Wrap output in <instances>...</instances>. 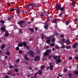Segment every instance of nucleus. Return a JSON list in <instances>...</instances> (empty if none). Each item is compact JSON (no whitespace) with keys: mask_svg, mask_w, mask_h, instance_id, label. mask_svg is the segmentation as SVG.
<instances>
[{"mask_svg":"<svg viewBox=\"0 0 78 78\" xmlns=\"http://www.w3.org/2000/svg\"><path fill=\"white\" fill-rule=\"evenodd\" d=\"M71 48V47L70 46H67L66 47V49H69Z\"/></svg>","mask_w":78,"mask_h":78,"instance_id":"40","label":"nucleus"},{"mask_svg":"<svg viewBox=\"0 0 78 78\" xmlns=\"http://www.w3.org/2000/svg\"><path fill=\"white\" fill-rule=\"evenodd\" d=\"M64 36V34H61L60 36V37H61L62 38H63Z\"/></svg>","mask_w":78,"mask_h":78,"instance_id":"34","label":"nucleus"},{"mask_svg":"<svg viewBox=\"0 0 78 78\" xmlns=\"http://www.w3.org/2000/svg\"><path fill=\"white\" fill-rule=\"evenodd\" d=\"M44 68H45V66L42 65L41 66V70H42V69H44Z\"/></svg>","mask_w":78,"mask_h":78,"instance_id":"26","label":"nucleus"},{"mask_svg":"<svg viewBox=\"0 0 78 78\" xmlns=\"http://www.w3.org/2000/svg\"><path fill=\"white\" fill-rule=\"evenodd\" d=\"M58 76H60V77H62V75H60V74L59 73H58Z\"/></svg>","mask_w":78,"mask_h":78,"instance_id":"57","label":"nucleus"},{"mask_svg":"<svg viewBox=\"0 0 78 78\" xmlns=\"http://www.w3.org/2000/svg\"><path fill=\"white\" fill-rule=\"evenodd\" d=\"M22 13H24L25 12V11H24V10H23L22 11H21Z\"/></svg>","mask_w":78,"mask_h":78,"instance_id":"64","label":"nucleus"},{"mask_svg":"<svg viewBox=\"0 0 78 78\" xmlns=\"http://www.w3.org/2000/svg\"><path fill=\"white\" fill-rule=\"evenodd\" d=\"M53 58L54 59H56V60L58 59V58H60V57L59 58L58 56H53Z\"/></svg>","mask_w":78,"mask_h":78,"instance_id":"14","label":"nucleus"},{"mask_svg":"<svg viewBox=\"0 0 78 78\" xmlns=\"http://www.w3.org/2000/svg\"><path fill=\"white\" fill-rule=\"evenodd\" d=\"M48 12H45V16H47L48 15Z\"/></svg>","mask_w":78,"mask_h":78,"instance_id":"41","label":"nucleus"},{"mask_svg":"<svg viewBox=\"0 0 78 78\" xmlns=\"http://www.w3.org/2000/svg\"><path fill=\"white\" fill-rule=\"evenodd\" d=\"M62 60L59 58H58L55 60V62H56V64H59V63H61V62H62Z\"/></svg>","mask_w":78,"mask_h":78,"instance_id":"4","label":"nucleus"},{"mask_svg":"<svg viewBox=\"0 0 78 78\" xmlns=\"http://www.w3.org/2000/svg\"><path fill=\"white\" fill-rule=\"evenodd\" d=\"M59 43H60V44H61L62 45H63L62 44H63V45H64V43L62 42L61 41H60Z\"/></svg>","mask_w":78,"mask_h":78,"instance_id":"53","label":"nucleus"},{"mask_svg":"<svg viewBox=\"0 0 78 78\" xmlns=\"http://www.w3.org/2000/svg\"><path fill=\"white\" fill-rule=\"evenodd\" d=\"M15 71L16 72H17L18 71H19V69H15Z\"/></svg>","mask_w":78,"mask_h":78,"instance_id":"45","label":"nucleus"},{"mask_svg":"<svg viewBox=\"0 0 78 78\" xmlns=\"http://www.w3.org/2000/svg\"><path fill=\"white\" fill-rule=\"evenodd\" d=\"M63 71L64 72H67V69H65L63 70Z\"/></svg>","mask_w":78,"mask_h":78,"instance_id":"43","label":"nucleus"},{"mask_svg":"<svg viewBox=\"0 0 78 78\" xmlns=\"http://www.w3.org/2000/svg\"><path fill=\"white\" fill-rule=\"evenodd\" d=\"M16 62H20V59H18L16 60Z\"/></svg>","mask_w":78,"mask_h":78,"instance_id":"46","label":"nucleus"},{"mask_svg":"<svg viewBox=\"0 0 78 78\" xmlns=\"http://www.w3.org/2000/svg\"><path fill=\"white\" fill-rule=\"evenodd\" d=\"M5 48V45H2L1 47V49H3L4 48Z\"/></svg>","mask_w":78,"mask_h":78,"instance_id":"25","label":"nucleus"},{"mask_svg":"<svg viewBox=\"0 0 78 78\" xmlns=\"http://www.w3.org/2000/svg\"><path fill=\"white\" fill-rule=\"evenodd\" d=\"M42 71L41 70H39L38 72V74L39 75H41L42 74Z\"/></svg>","mask_w":78,"mask_h":78,"instance_id":"28","label":"nucleus"},{"mask_svg":"<svg viewBox=\"0 0 78 78\" xmlns=\"http://www.w3.org/2000/svg\"><path fill=\"white\" fill-rule=\"evenodd\" d=\"M65 43L67 45H69V44L70 43V41L68 39H67L66 41H65Z\"/></svg>","mask_w":78,"mask_h":78,"instance_id":"11","label":"nucleus"},{"mask_svg":"<svg viewBox=\"0 0 78 78\" xmlns=\"http://www.w3.org/2000/svg\"><path fill=\"white\" fill-rule=\"evenodd\" d=\"M54 66L53 65H51L49 67V68L50 69V70H53V68Z\"/></svg>","mask_w":78,"mask_h":78,"instance_id":"24","label":"nucleus"},{"mask_svg":"<svg viewBox=\"0 0 78 78\" xmlns=\"http://www.w3.org/2000/svg\"><path fill=\"white\" fill-rule=\"evenodd\" d=\"M65 23L66 25H68L70 23V22L69 21H66Z\"/></svg>","mask_w":78,"mask_h":78,"instance_id":"38","label":"nucleus"},{"mask_svg":"<svg viewBox=\"0 0 78 78\" xmlns=\"http://www.w3.org/2000/svg\"><path fill=\"white\" fill-rule=\"evenodd\" d=\"M22 46H23V44L21 43H19L18 44V47H22Z\"/></svg>","mask_w":78,"mask_h":78,"instance_id":"22","label":"nucleus"},{"mask_svg":"<svg viewBox=\"0 0 78 78\" xmlns=\"http://www.w3.org/2000/svg\"><path fill=\"white\" fill-rule=\"evenodd\" d=\"M66 47V46L64 45V44H62L61 48H64Z\"/></svg>","mask_w":78,"mask_h":78,"instance_id":"37","label":"nucleus"},{"mask_svg":"<svg viewBox=\"0 0 78 78\" xmlns=\"http://www.w3.org/2000/svg\"><path fill=\"white\" fill-rule=\"evenodd\" d=\"M34 3H30V4L29 5V6H33V5H34Z\"/></svg>","mask_w":78,"mask_h":78,"instance_id":"47","label":"nucleus"},{"mask_svg":"<svg viewBox=\"0 0 78 78\" xmlns=\"http://www.w3.org/2000/svg\"><path fill=\"white\" fill-rule=\"evenodd\" d=\"M5 27H2L1 28V30L2 31H4V32H5L7 30H6L5 29Z\"/></svg>","mask_w":78,"mask_h":78,"instance_id":"10","label":"nucleus"},{"mask_svg":"<svg viewBox=\"0 0 78 78\" xmlns=\"http://www.w3.org/2000/svg\"><path fill=\"white\" fill-rule=\"evenodd\" d=\"M24 58L26 60V61H29V60H30L29 58H28V57H27V55H24Z\"/></svg>","mask_w":78,"mask_h":78,"instance_id":"9","label":"nucleus"},{"mask_svg":"<svg viewBox=\"0 0 78 78\" xmlns=\"http://www.w3.org/2000/svg\"><path fill=\"white\" fill-rule=\"evenodd\" d=\"M30 6L29 5H27L26 6V7L28 9H30V8H29Z\"/></svg>","mask_w":78,"mask_h":78,"instance_id":"36","label":"nucleus"},{"mask_svg":"<svg viewBox=\"0 0 78 78\" xmlns=\"http://www.w3.org/2000/svg\"><path fill=\"white\" fill-rule=\"evenodd\" d=\"M54 37H55V35H53L49 37V39H54L55 38Z\"/></svg>","mask_w":78,"mask_h":78,"instance_id":"16","label":"nucleus"},{"mask_svg":"<svg viewBox=\"0 0 78 78\" xmlns=\"http://www.w3.org/2000/svg\"><path fill=\"white\" fill-rule=\"evenodd\" d=\"M15 9H12L10 10V12H12V11H15Z\"/></svg>","mask_w":78,"mask_h":78,"instance_id":"33","label":"nucleus"},{"mask_svg":"<svg viewBox=\"0 0 78 78\" xmlns=\"http://www.w3.org/2000/svg\"><path fill=\"white\" fill-rule=\"evenodd\" d=\"M61 6L59 4H56V10L57 11H59Z\"/></svg>","mask_w":78,"mask_h":78,"instance_id":"3","label":"nucleus"},{"mask_svg":"<svg viewBox=\"0 0 78 78\" xmlns=\"http://www.w3.org/2000/svg\"><path fill=\"white\" fill-rule=\"evenodd\" d=\"M7 74L8 75H10V76H11V72L9 71L7 72Z\"/></svg>","mask_w":78,"mask_h":78,"instance_id":"30","label":"nucleus"},{"mask_svg":"<svg viewBox=\"0 0 78 78\" xmlns=\"http://www.w3.org/2000/svg\"><path fill=\"white\" fill-rule=\"evenodd\" d=\"M40 60V57L38 56H36L34 58V61H38Z\"/></svg>","mask_w":78,"mask_h":78,"instance_id":"6","label":"nucleus"},{"mask_svg":"<svg viewBox=\"0 0 78 78\" xmlns=\"http://www.w3.org/2000/svg\"><path fill=\"white\" fill-rule=\"evenodd\" d=\"M60 10L61 11H65V10H66V9L64 8L63 7H61L60 9Z\"/></svg>","mask_w":78,"mask_h":78,"instance_id":"12","label":"nucleus"},{"mask_svg":"<svg viewBox=\"0 0 78 78\" xmlns=\"http://www.w3.org/2000/svg\"><path fill=\"white\" fill-rule=\"evenodd\" d=\"M57 19L56 18H55L53 20V22L54 23H56L57 22Z\"/></svg>","mask_w":78,"mask_h":78,"instance_id":"23","label":"nucleus"},{"mask_svg":"<svg viewBox=\"0 0 78 78\" xmlns=\"http://www.w3.org/2000/svg\"><path fill=\"white\" fill-rule=\"evenodd\" d=\"M72 59V57H69V60H71V59Z\"/></svg>","mask_w":78,"mask_h":78,"instance_id":"58","label":"nucleus"},{"mask_svg":"<svg viewBox=\"0 0 78 78\" xmlns=\"http://www.w3.org/2000/svg\"><path fill=\"white\" fill-rule=\"evenodd\" d=\"M75 74L76 75H78V72L77 71H75L74 72Z\"/></svg>","mask_w":78,"mask_h":78,"instance_id":"39","label":"nucleus"},{"mask_svg":"<svg viewBox=\"0 0 78 78\" xmlns=\"http://www.w3.org/2000/svg\"><path fill=\"white\" fill-rule=\"evenodd\" d=\"M6 52H5V54L6 55H8V56H9V55L11 54V53L10 52H8V50H7L6 51Z\"/></svg>","mask_w":78,"mask_h":78,"instance_id":"15","label":"nucleus"},{"mask_svg":"<svg viewBox=\"0 0 78 78\" xmlns=\"http://www.w3.org/2000/svg\"><path fill=\"white\" fill-rule=\"evenodd\" d=\"M19 53L20 54H22V50L19 51Z\"/></svg>","mask_w":78,"mask_h":78,"instance_id":"49","label":"nucleus"},{"mask_svg":"<svg viewBox=\"0 0 78 78\" xmlns=\"http://www.w3.org/2000/svg\"><path fill=\"white\" fill-rule=\"evenodd\" d=\"M35 30H38V28L37 27H35Z\"/></svg>","mask_w":78,"mask_h":78,"instance_id":"61","label":"nucleus"},{"mask_svg":"<svg viewBox=\"0 0 78 78\" xmlns=\"http://www.w3.org/2000/svg\"><path fill=\"white\" fill-rule=\"evenodd\" d=\"M51 46H52V47H53L55 45V44L53 43L51 44L50 45Z\"/></svg>","mask_w":78,"mask_h":78,"instance_id":"42","label":"nucleus"},{"mask_svg":"<svg viewBox=\"0 0 78 78\" xmlns=\"http://www.w3.org/2000/svg\"><path fill=\"white\" fill-rule=\"evenodd\" d=\"M51 41L52 42H54L55 41V39L54 38H53V39H51Z\"/></svg>","mask_w":78,"mask_h":78,"instance_id":"51","label":"nucleus"},{"mask_svg":"<svg viewBox=\"0 0 78 78\" xmlns=\"http://www.w3.org/2000/svg\"><path fill=\"white\" fill-rule=\"evenodd\" d=\"M46 43H48V42H51V40H50L49 38H48V39L46 41Z\"/></svg>","mask_w":78,"mask_h":78,"instance_id":"20","label":"nucleus"},{"mask_svg":"<svg viewBox=\"0 0 78 78\" xmlns=\"http://www.w3.org/2000/svg\"><path fill=\"white\" fill-rule=\"evenodd\" d=\"M78 19H75V20H74V21H75V22H77V21H78Z\"/></svg>","mask_w":78,"mask_h":78,"instance_id":"63","label":"nucleus"},{"mask_svg":"<svg viewBox=\"0 0 78 78\" xmlns=\"http://www.w3.org/2000/svg\"><path fill=\"white\" fill-rule=\"evenodd\" d=\"M9 76H8V75H6L5 76L4 78H9Z\"/></svg>","mask_w":78,"mask_h":78,"instance_id":"44","label":"nucleus"},{"mask_svg":"<svg viewBox=\"0 0 78 78\" xmlns=\"http://www.w3.org/2000/svg\"><path fill=\"white\" fill-rule=\"evenodd\" d=\"M52 58V56L50 55L48 57V59H51Z\"/></svg>","mask_w":78,"mask_h":78,"instance_id":"50","label":"nucleus"},{"mask_svg":"<svg viewBox=\"0 0 78 78\" xmlns=\"http://www.w3.org/2000/svg\"><path fill=\"white\" fill-rule=\"evenodd\" d=\"M51 53V49H47L46 50V51L44 52L43 55L45 57H47V56H48V55Z\"/></svg>","mask_w":78,"mask_h":78,"instance_id":"2","label":"nucleus"},{"mask_svg":"<svg viewBox=\"0 0 78 78\" xmlns=\"http://www.w3.org/2000/svg\"><path fill=\"white\" fill-rule=\"evenodd\" d=\"M30 48V46H27L26 47V48H27V50H29Z\"/></svg>","mask_w":78,"mask_h":78,"instance_id":"35","label":"nucleus"},{"mask_svg":"<svg viewBox=\"0 0 78 78\" xmlns=\"http://www.w3.org/2000/svg\"><path fill=\"white\" fill-rule=\"evenodd\" d=\"M61 41H62L63 42H64L65 43L66 42L65 38H63V39H62L61 40Z\"/></svg>","mask_w":78,"mask_h":78,"instance_id":"32","label":"nucleus"},{"mask_svg":"<svg viewBox=\"0 0 78 78\" xmlns=\"http://www.w3.org/2000/svg\"><path fill=\"white\" fill-rule=\"evenodd\" d=\"M34 18H32L31 19V21H34Z\"/></svg>","mask_w":78,"mask_h":78,"instance_id":"62","label":"nucleus"},{"mask_svg":"<svg viewBox=\"0 0 78 78\" xmlns=\"http://www.w3.org/2000/svg\"><path fill=\"white\" fill-rule=\"evenodd\" d=\"M55 34H56V35H59V34L57 32H55Z\"/></svg>","mask_w":78,"mask_h":78,"instance_id":"60","label":"nucleus"},{"mask_svg":"<svg viewBox=\"0 0 78 78\" xmlns=\"http://www.w3.org/2000/svg\"><path fill=\"white\" fill-rule=\"evenodd\" d=\"M29 30H30V31L32 33H34V29L32 28H30L29 29Z\"/></svg>","mask_w":78,"mask_h":78,"instance_id":"18","label":"nucleus"},{"mask_svg":"<svg viewBox=\"0 0 78 78\" xmlns=\"http://www.w3.org/2000/svg\"><path fill=\"white\" fill-rule=\"evenodd\" d=\"M62 13H60L59 15V17H61L62 16Z\"/></svg>","mask_w":78,"mask_h":78,"instance_id":"56","label":"nucleus"},{"mask_svg":"<svg viewBox=\"0 0 78 78\" xmlns=\"http://www.w3.org/2000/svg\"><path fill=\"white\" fill-rule=\"evenodd\" d=\"M19 50V48L18 47H16V50L17 51V50Z\"/></svg>","mask_w":78,"mask_h":78,"instance_id":"52","label":"nucleus"},{"mask_svg":"<svg viewBox=\"0 0 78 78\" xmlns=\"http://www.w3.org/2000/svg\"><path fill=\"white\" fill-rule=\"evenodd\" d=\"M16 11L17 13H20V10L19 8H17L16 9Z\"/></svg>","mask_w":78,"mask_h":78,"instance_id":"17","label":"nucleus"},{"mask_svg":"<svg viewBox=\"0 0 78 78\" xmlns=\"http://www.w3.org/2000/svg\"><path fill=\"white\" fill-rule=\"evenodd\" d=\"M72 30H73L74 31L75 30H76V29L74 28V27H72L71 28Z\"/></svg>","mask_w":78,"mask_h":78,"instance_id":"54","label":"nucleus"},{"mask_svg":"<svg viewBox=\"0 0 78 78\" xmlns=\"http://www.w3.org/2000/svg\"><path fill=\"white\" fill-rule=\"evenodd\" d=\"M17 23L19 24V25L20 26L21 28H23V29H25V27L27 26V22L25 20H21L18 22Z\"/></svg>","mask_w":78,"mask_h":78,"instance_id":"1","label":"nucleus"},{"mask_svg":"<svg viewBox=\"0 0 78 78\" xmlns=\"http://www.w3.org/2000/svg\"><path fill=\"white\" fill-rule=\"evenodd\" d=\"M77 47V45H76L75 44L73 45V48H75Z\"/></svg>","mask_w":78,"mask_h":78,"instance_id":"27","label":"nucleus"},{"mask_svg":"<svg viewBox=\"0 0 78 78\" xmlns=\"http://www.w3.org/2000/svg\"><path fill=\"white\" fill-rule=\"evenodd\" d=\"M23 44L24 47H26V46H27V42H23Z\"/></svg>","mask_w":78,"mask_h":78,"instance_id":"21","label":"nucleus"},{"mask_svg":"<svg viewBox=\"0 0 78 78\" xmlns=\"http://www.w3.org/2000/svg\"><path fill=\"white\" fill-rule=\"evenodd\" d=\"M33 6L34 7H37V5L36 3H34Z\"/></svg>","mask_w":78,"mask_h":78,"instance_id":"31","label":"nucleus"},{"mask_svg":"<svg viewBox=\"0 0 78 78\" xmlns=\"http://www.w3.org/2000/svg\"><path fill=\"white\" fill-rule=\"evenodd\" d=\"M48 27V24H46L44 26V28L46 30H47Z\"/></svg>","mask_w":78,"mask_h":78,"instance_id":"19","label":"nucleus"},{"mask_svg":"<svg viewBox=\"0 0 78 78\" xmlns=\"http://www.w3.org/2000/svg\"><path fill=\"white\" fill-rule=\"evenodd\" d=\"M46 48H47V49H48V48H49V46H47L45 47Z\"/></svg>","mask_w":78,"mask_h":78,"instance_id":"59","label":"nucleus"},{"mask_svg":"<svg viewBox=\"0 0 78 78\" xmlns=\"http://www.w3.org/2000/svg\"><path fill=\"white\" fill-rule=\"evenodd\" d=\"M72 3L73 7H75V4H76V2H75V1L73 0Z\"/></svg>","mask_w":78,"mask_h":78,"instance_id":"7","label":"nucleus"},{"mask_svg":"<svg viewBox=\"0 0 78 78\" xmlns=\"http://www.w3.org/2000/svg\"><path fill=\"white\" fill-rule=\"evenodd\" d=\"M19 33L21 34H22V33H23V32H22V30L20 29L19 30Z\"/></svg>","mask_w":78,"mask_h":78,"instance_id":"29","label":"nucleus"},{"mask_svg":"<svg viewBox=\"0 0 78 78\" xmlns=\"http://www.w3.org/2000/svg\"><path fill=\"white\" fill-rule=\"evenodd\" d=\"M75 59H76V60H78V56L75 57Z\"/></svg>","mask_w":78,"mask_h":78,"instance_id":"55","label":"nucleus"},{"mask_svg":"<svg viewBox=\"0 0 78 78\" xmlns=\"http://www.w3.org/2000/svg\"><path fill=\"white\" fill-rule=\"evenodd\" d=\"M5 37H8V36H9V33H8V31L7 30L5 32Z\"/></svg>","mask_w":78,"mask_h":78,"instance_id":"8","label":"nucleus"},{"mask_svg":"<svg viewBox=\"0 0 78 78\" xmlns=\"http://www.w3.org/2000/svg\"><path fill=\"white\" fill-rule=\"evenodd\" d=\"M68 76L70 78H72L73 75L72 74L70 73H68L67 74Z\"/></svg>","mask_w":78,"mask_h":78,"instance_id":"13","label":"nucleus"},{"mask_svg":"<svg viewBox=\"0 0 78 78\" xmlns=\"http://www.w3.org/2000/svg\"><path fill=\"white\" fill-rule=\"evenodd\" d=\"M1 23H3V24H4V23H5V22H4V21H3V20H1Z\"/></svg>","mask_w":78,"mask_h":78,"instance_id":"48","label":"nucleus"},{"mask_svg":"<svg viewBox=\"0 0 78 78\" xmlns=\"http://www.w3.org/2000/svg\"><path fill=\"white\" fill-rule=\"evenodd\" d=\"M28 54L30 56H32V57H34V52L32 51L31 50H30L28 52Z\"/></svg>","mask_w":78,"mask_h":78,"instance_id":"5","label":"nucleus"}]
</instances>
